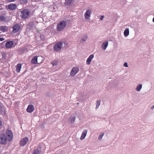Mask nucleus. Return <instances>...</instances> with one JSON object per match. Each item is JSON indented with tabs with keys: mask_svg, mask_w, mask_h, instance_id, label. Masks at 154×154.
<instances>
[{
	"mask_svg": "<svg viewBox=\"0 0 154 154\" xmlns=\"http://www.w3.org/2000/svg\"><path fill=\"white\" fill-rule=\"evenodd\" d=\"M91 14V10L89 9L87 10L84 14V17L85 19L86 20L90 19Z\"/></svg>",
	"mask_w": 154,
	"mask_h": 154,
	"instance_id": "nucleus-7",
	"label": "nucleus"
},
{
	"mask_svg": "<svg viewBox=\"0 0 154 154\" xmlns=\"http://www.w3.org/2000/svg\"><path fill=\"white\" fill-rule=\"evenodd\" d=\"M4 39L3 38H0V40L1 41H2L4 40Z\"/></svg>",
	"mask_w": 154,
	"mask_h": 154,
	"instance_id": "nucleus-36",
	"label": "nucleus"
},
{
	"mask_svg": "<svg viewBox=\"0 0 154 154\" xmlns=\"http://www.w3.org/2000/svg\"><path fill=\"white\" fill-rule=\"evenodd\" d=\"M141 88L142 85H140L137 86L136 88V90L138 91H139Z\"/></svg>",
	"mask_w": 154,
	"mask_h": 154,
	"instance_id": "nucleus-24",
	"label": "nucleus"
},
{
	"mask_svg": "<svg viewBox=\"0 0 154 154\" xmlns=\"http://www.w3.org/2000/svg\"><path fill=\"white\" fill-rule=\"evenodd\" d=\"M35 108L33 105L29 104L28 105V108L26 109V111L28 112L31 113L34 111Z\"/></svg>",
	"mask_w": 154,
	"mask_h": 154,
	"instance_id": "nucleus-10",
	"label": "nucleus"
},
{
	"mask_svg": "<svg viewBox=\"0 0 154 154\" xmlns=\"http://www.w3.org/2000/svg\"><path fill=\"white\" fill-rule=\"evenodd\" d=\"M87 35H84L83 36L82 40H81V42L82 43H85L87 39Z\"/></svg>",
	"mask_w": 154,
	"mask_h": 154,
	"instance_id": "nucleus-18",
	"label": "nucleus"
},
{
	"mask_svg": "<svg viewBox=\"0 0 154 154\" xmlns=\"http://www.w3.org/2000/svg\"><path fill=\"white\" fill-rule=\"evenodd\" d=\"M154 108V105H153V106L151 107V108L152 109H153Z\"/></svg>",
	"mask_w": 154,
	"mask_h": 154,
	"instance_id": "nucleus-39",
	"label": "nucleus"
},
{
	"mask_svg": "<svg viewBox=\"0 0 154 154\" xmlns=\"http://www.w3.org/2000/svg\"><path fill=\"white\" fill-rule=\"evenodd\" d=\"M20 26L18 24H15L13 27V30L12 32L13 33H15L18 32L20 29Z\"/></svg>",
	"mask_w": 154,
	"mask_h": 154,
	"instance_id": "nucleus-9",
	"label": "nucleus"
},
{
	"mask_svg": "<svg viewBox=\"0 0 154 154\" xmlns=\"http://www.w3.org/2000/svg\"><path fill=\"white\" fill-rule=\"evenodd\" d=\"M153 22H154V17L153 18Z\"/></svg>",
	"mask_w": 154,
	"mask_h": 154,
	"instance_id": "nucleus-40",
	"label": "nucleus"
},
{
	"mask_svg": "<svg viewBox=\"0 0 154 154\" xmlns=\"http://www.w3.org/2000/svg\"><path fill=\"white\" fill-rule=\"evenodd\" d=\"M7 142V140L6 135L4 134L0 135V143L2 144H5Z\"/></svg>",
	"mask_w": 154,
	"mask_h": 154,
	"instance_id": "nucleus-5",
	"label": "nucleus"
},
{
	"mask_svg": "<svg viewBox=\"0 0 154 154\" xmlns=\"http://www.w3.org/2000/svg\"><path fill=\"white\" fill-rule=\"evenodd\" d=\"M43 57L41 56H35L32 58L31 60V63L33 64H37L42 62Z\"/></svg>",
	"mask_w": 154,
	"mask_h": 154,
	"instance_id": "nucleus-2",
	"label": "nucleus"
},
{
	"mask_svg": "<svg viewBox=\"0 0 154 154\" xmlns=\"http://www.w3.org/2000/svg\"><path fill=\"white\" fill-rule=\"evenodd\" d=\"M6 134L8 136H10V131L8 130L7 131Z\"/></svg>",
	"mask_w": 154,
	"mask_h": 154,
	"instance_id": "nucleus-31",
	"label": "nucleus"
},
{
	"mask_svg": "<svg viewBox=\"0 0 154 154\" xmlns=\"http://www.w3.org/2000/svg\"><path fill=\"white\" fill-rule=\"evenodd\" d=\"M124 66H125L126 67H128V65L127 63H124Z\"/></svg>",
	"mask_w": 154,
	"mask_h": 154,
	"instance_id": "nucleus-33",
	"label": "nucleus"
},
{
	"mask_svg": "<svg viewBox=\"0 0 154 154\" xmlns=\"http://www.w3.org/2000/svg\"><path fill=\"white\" fill-rule=\"evenodd\" d=\"M6 17L2 15L0 16V21L1 22H8V21H7L6 20Z\"/></svg>",
	"mask_w": 154,
	"mask_h": 154,
	"instance_id": "nucleus-16",
	"label": "nucleus"
},
{
	"mask_svg": "<svg viewBox=\"0 0 154 154\" xmlns=\"http://www.w3.org/2000/svg\"><path fill=\"white\" fill-rule=\"evenodd\" d=\"M2 125V122L1 120H0V127Z\"/></svg>",
	"mask_w": 154,
	"mask_h": 154,
	"instance_id": "nucleus-35",
	"label": "nucleus"
},
{
	"mask_svg": "<svg viewBox=\"0 0 154 154\" xmlns=\"http://www.w3.org/2000/svg\"><path fill=\"white\" fill-rule=\"evenodd\" d=\"M7 29V27L6 26H1L0 27V30L5 32Z\"/></svg>",
	"mask_w": 154,
	"mask_h": 154,
	"instance_id": "nucleus-21",
	"label": "nucleus"
},
{
	"mask_svg": "<svg viewBox=\"0 0 154 154\" xmlns=\"http://www.w3.org/2000/svg\"><path fill=\"white\" fill-rule=\"evenodd\" d=\"M88 131L87 130H85L83 131L82 135L81 137L80 138L81 140H83L84 139Z\"/></svg>",
	"mask_w": 154,
	"mask_h": 154,
	"instance_id": "nucleus-13",
	"label": "nucleus"
},
{
	"mask_svg": "<svg viewBox=\"0 0 154 154\" xmlns=\"http://www.w3.org/2000/svg\"><path fill=\"white\" fill-rule=\"evenodd\" d=\"M108 42L107 41L104 42L102 45L101 48L103 50H106L108 45Z\"/></svg>",
	"mask_w": 154,
	"mask_h": 154,
	"instance_id": "nucleus-12",
	"label": "nucleus"
},
{
	"mask_svg": "<svg viewBox=\"0 0 154 154\" xmlns=\"http://www.w3.org/2000/svg\"><path fill=\"white\" fill-rule=\"evenodd\" d=\"M41 151L40 149L39 150L38 149H35L34 150L32 154H40Z\"/></svg>",
	"mask_w": 154,
	"mask_h": 154,
	"instance_id": "nucleus-19",
	"label": "nucleus"
},
{
	"mask_svg": "<svg viewBox=\"0 0 154 154\" xmlns=\"http://www.w3.org/2000/svg\"><path fill=\"white\" fill-rule=\"evenodd\" d=\"M79 69L78 67H73L70 72V75L72 76H74L79 72Z\"/></svg>",
	"mask_w": 154,
	"mask_h": 154,
	"instance_id": "nucleus-8",
	"label": "nucleus"
},
{
	"mask_svg": "<svg viewBox=\"0 0 154 154\" xmlns=\"http://www.w3.org/2000/svg\"><path fill=\"white\" fill-rule=\"evenodd\" d=\"M21 66L22 64L20 63L18 64L16 66V72H20L21 68Z\"/></svg>",
	"mask_w": 154,
	"mask_h": 154,
	"instance_id": "nucleus-14",
	"label": "nucleus"
},
{
	"mask_svg": "<svg viewBox=\"0 0 154 154\" xmlns=\"http://www.w3.org/2000/svg\"><path fill=\"white\" fill-rule=\"evenodd\" d=\"M30 14V11L28 9H25L23 10L21 12L20 16L22 19L27 18Z\"/></svg>",
	"mask_w": 154,
	"mask_h": 154,
	"instance_id": "nucleus-3",
	"label": "nucleus"
},
{
	"mask_svg": "<svg viewBox=\"0 0 154 154\" xmlns=\"http://www.w3.org/2000/svg\"><path fill=\"white\" fill-rule=\"evenodd\" d=\"M79 103H77V104H79Z\"/></svg>",
	"mask_w": 154,
	"mask_h": 154,
	"instance_id": "nucleus-43",
	"label": "nucleus"
},
{
	"mask_svg": "<svg viewBox=\"0 0 154 154\" xmlns=\"http://www.w3.org/2000/svg\"><path fill=\"white\" fill-rule=\"evenodd\" d=\"M94 57V55L92 54L91 55L87 58L86 61V64L87 65L90 64L91 61Z\"/></svg>",
	"mask_w": 154,
	"mask_h": 154,
	"instance_id": "nucleus-11",
	"label": "nucleus"
},
{
	"mask_svg": "<svg viewBox=\"0 0 154 154\" xmlns=\"http://www.w3.org/2000/svg\"><path fill=\"white\" fill-rule=\"evenodd\" d=\"M20 2L21 4H26L27 3V0H20Z\"/></svg>",
	"mask_w": 154,
	"mask_h": 154,
	"instance_id": "nucleus-25",
	"label": "nucleus"
},
{
	"mask_svg": "<svg viewBox=\"0 0 154 154\" xmlns=\"http://www.w3.org/2000/svg\"><path fill=\"white\" fill-rule=\"evenodd\" d=\"M14 44V42L12 41H10V47H11Z\"/></svg>",
	"mask_w": 154,
	"mask_h": 154,
	"instance_id": "nucleus-32",
	"label": "nucleus"
},
{
	"mask_svg": "<svg viewBox=\"0 0 154 154\" xmlns=\"http://www.w3.org/2000/svg\"><path fill=\"white\" fill-rule=\"evenodd\" d=\"M16 0H10V2H14Z\"/></svg>",
	"mask_w": 154,
	"mask_h": 154,
	"instance_id": "nucleus-38",
	"label": "nucleus"
},
{
	"mask_svg": "<svg viewBox=\"0 0 154 154\" xmlns=\"http://www.w3.org/2000/svg\"><path fill=\"white\" fill-rule=\"evenodd\" d=\"M4 111V108L0 105V113H2Z\"/></svg>",
	"mask_w": 154,
	"mask_h": 154,
	"instance_id": "nucleus-30",
	"label": "nucleus"
},
{
	"mask_svg": "<svg viewBox=\"0 0 154 154\" xmlns=\"http://www.w3.org/2000/svg\"><path fill=\"white\" fill-rule=\"evenodd\" d=\"M51 63L53 66H56L57 64V61H53L51 62Z\"/></svg>",
	"mask_w": 154,
	"mask_h": 154,
	"instance_id": "nucleus-26",
	"label": "nucleus"
},
{
	"mask_svg": "<svg viewBox=\"0 0 154 154\" xmlns=\"http://www.w3.org/2000/svg\"><path fill=\"white\" fill-rule=\"evenodd\" d=\"M6 7L8 9H10V5L7 6Z\"/></svg>",
	"mask_w": 154,
	"mask_h": 154,
	"instance_id": "nucleus-37",
	"label": "nucleus"
},
{
	"mask_svg": "<svg viewBox=\"0 0 154 154\" xmlns=\"http://www.w3.org/2000/svg\"><path fill=\"white\" fill-rule=\"evenodd\" d=\"M38 61L40 60V59H38Z\"/></svg>",
	"mask_w": 154,
	"mask_h": 154,
	"instance_id": "nucleus-41",
	"label": "nucleus"
},
{
	"mask_svg": "<svg viewBox=\"0 0 154 154\" xmlns=\"http://www.w3.org/2000/svg\"><path fill=\"white\" fill-rule=\"evenodd\" d=\"M63 43L62 42H58L56 43L54 46V50L56 51H60L62 48Z\"/></svg>",
	"mask_w": 154,
	"mask_h": 154,
	"instance_id": "nucleus-4",
	"label": "nucleus"
},
{
	"mask_svg": "<svg viewBox=\"0 0 154 154\" xmlns=\"http://www.w3.org/2000/svg\"><path fill=\"white\" fill-rule=\"evenodd\" d=\"M42 35H41V36H40V37H41V38H42Z\"/></svg>",
	"mask_w": 154,
	"mask_h": 154,
	"instance_id": "nucleus-42",
	"label": "nucleus"
},
{
	"mask_svg": "<svg viewBox=\"0 0 154 154\" xmlns=\"http://www.w3.org/2000/svg\"><path fill=\"white\" fill-rule=\"evenodd\" d=\"M100 100H97L96 102V109L98 108L99 106L100 105Z\"/></svg>",
	"mask_w": 154,
	"mask_h": 154,
	"instance_id": "nucleus-23",
	"label": "nucleus"
},
{
	"mask_svg": "<svg viewBox=\"0 0 154 154\" xmlns=\"http://www.w3.org/2000/svg\"><path fill=\"white\" fill-rule=\"evenodd\" d=\"M13 137V134L12 132L10 131V141L11 140Z\"/></svg>",
	"mask_w": 154,
	"mask_h": 154,
	"instance_id": "nucleus-29",
	"label": "nucleus"
},
{
	"mask_svg": "<svg viewBox=\"0 0 154 154\" xmlns=\"http://www.w3.org/2000/svg\"><path fill=\"white\" fill-rule=\"evenodd\" d=\"M124 35L125 37H126L129 35V29L128 28H126L124 32Z\"/></svg>",
	"mask_w": 154,
	"mask_h": 154,
	"instance_id": "nucleus-15",
	"label": "nucleus"
},
{
	"mask_svg": "<svg viewBox=\"0 0 154 154\" xmlns=\"http://www.w3.org/2000/svg\"><path fill=\"white\" fill-rule=\"evenodd\" d=\"M104 135V133H101L99 136L98 137V139L99 140L101 139L103 137V136Z\"/></svg>",
	"mask_w": 154,
	"mask_h": 154,
	"instance_id": "nucleus-27",
	"label": "nucleus"
},
{
	"mask_svg": "<svg viewBox=\"0 0 154 154\" xmlns=\"http://www.w3.org/2000/svg\"><path fill=\"white\" fill-rule=\"evenodd\" d=\"M67 23L64 20H61L57 24V29L58 31H61L63 30L66 27Z\"/></svg>",
	"mask_w": 154,
	"mask_h": 154,
	"instance_id": "nucleus-1",
	"label": "nucleus"
},
{
	"mask_svg": "<svg viewBox=\"0 0 154 154\" xmlns=\"http://www.w3.org/2000/svg\"><path fill=\"white\" fill-rule=\"evenodd\" d=\"M73 0H65V3L67 5H70L72 3Z\"/></svg>",
	"mask_w": 154,
	"mask_h": 154,
	"instance_id": "nucleus-20",
	"label": "nucleus"
},
{
	"mask_svg": "<svg viewBox=\"0 0 154 154\" xmlns=\"http://www.w3.org/2000/svg\"><path fill=\"white\" fill-rule=\"evenodd\" d=\"M104 17L103 16H101V17L100 18V19L101 20H103Z\"/></svg>",
	"mask_w": 154,
	"mask_h": 154,
	"instance_id": "nucleus-34",
	"label": "nucleus"
},
{
	"mask_svg": "<svg viewBox=\"0 0 154 154\" xmlns=\"http://www.w3.org/2000/svg\"><path fill=\"white\" fill-rule=\"evenodd\" d=\"M17 5L14 4H10V9L14 10L17 8Z\"/></svg>",
	"mask_w": 154,
	"mask_h": 154,
	"instance_id": "nucleus-17",
	"label": "nucleus"
},
{
	"mask_svg": "<svg viewBox=\"0 0 154 154\" xmlns=\"http://www.w3.org/2000/svg\"><path fill=\"white\" fill-rule=\"evenodd\" d=\"M75 121V117H71L69 118V121L71 123H73Z\"/></svg>",
	"mask_w": 154,
	"mask_h": 154,
	"instance_id": "nucleus-22",
	"label": "nucleus"
},
{
	"mask_svg": "<svg viewBox=\"0 0 154 154\" xmlns=\"http://www.w3.org/2000/svg\"><path fill=\"white\" fill-rule=\"evenodd\" d=\"M29 140L27 137H25L21 139L20 142V145L21 146H23L25 145L28 142Z\"/></svg>",
	"mask_w": 154,
	"mask_h": 154,
	"instance_id": "nucleus-6",
	"label": "nucleus"
},
{
	"mask_svg": "<svg viewBox=\"0 0 154 154\" xmlns=\"http://www.w3.org/2000/svg\"><path fill=\"white\" fill-rule=\"evenodd\" d=\"M6 47L7 48H10V41L8 42L6 44Z\"/></svg>",
	"mask_w": 154,
	"mask_h": 154,
	"instance_id": "nucleus-28",
	"label": "nucleus"
}]
</instances>
